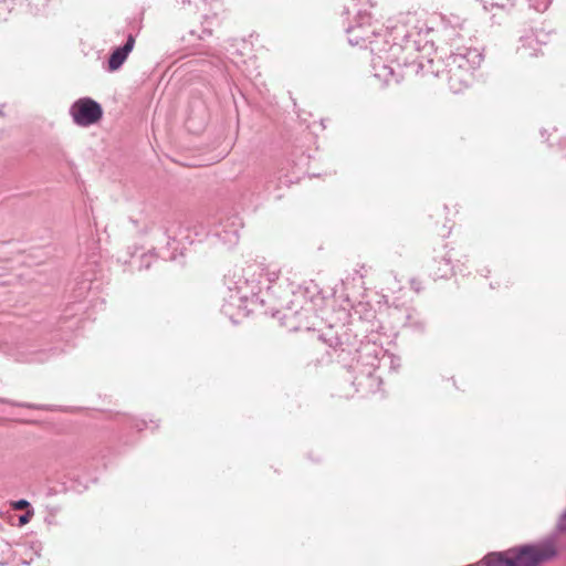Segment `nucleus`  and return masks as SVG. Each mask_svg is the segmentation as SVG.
Wrapping results in <instances>:
<instances>
[{
	"mask_svg": "<svg viewBox=\"0 0 566 566\" xmlns=\"http://www.w3.org/2000/svg\"><path fill=\"white\" fill-rule=\"evenodd\" d=\"M399 366H400V359H399V357H396V356H395V361L392 364L387 363L386 365H382V367H388L394 370L397 369Z\"/></svg>",
	"mask_w": 566,
	"mask_h": 566,
	"instance_id": "nucleus-20",
	"label": "nucleus"
},
{
	"mask_svg": "<svg viewBox=\"0 0 566 566\" xmlns=\"http://www.w3.org/2000/svg\"><path fill=\"white\" fill-rule=\"evenodd\" d=\"M287 308L289 310H294L293 302H291V305L290 304L287 305Z\"/></svg>",
	"mask_w": 566,
	"mask_h": 566,
	"instance_id": "nucleus-25",
	"label": "nucleus"
},
{
	"mask_svg": "<svg viewBox=\"0 0 566 566\" xmlns=\"http://www.w3.org/2000/svg\"><path fill=\"white\" fill-rule=\"evenodd\" d=\"M287 282H289V279H284V280H282V282H280L279 287H281L283 283H287Z\"/></svg>",
	"mask_w": 566,
	"mask_h": 566,
	"instance_id": "nucleus-24",
	"label": "nucleus"
},
{
	"mask_svg": "<svg viewBox=\"0 0 566 566\" xmlns=\"http://www.w3.org/2000/svg\"><path fill=\"white\" fill-rule=\"evenodd\" d=\"M287 286H289V292L292 293L294 296H296L297 294L303 295V291L301 289L295 291L294 286L290 283H287Z\"/></svg>",
	"mask_w": 566,
	"mask_h": 566,
	"instance_id": "nucleus-22",
	"label": "nucleus"
},
{
	"mask_svg": "<svg viewBox=\"0 0 566 566\" xmlns=\"http://www.w3.org/2000/svg\"><path fill=\"white\" fill-rule=\"evenodd\" d=\"M416 326H417V328H419V329H420V328H422V325H421V324H417Z\"/></svg>",
	"mask_w": 566,
	"mask_h": 566,
	"instance_id": "nucleus-26",
	"label": "nucleus"
},
{
	"mask_svg": "<svg viewBox=\"0 0 566 566\" xmlns=\"http://www.w3.org/2000/svg\"><path fill=\"white\" fill-rule=\"evenodd\" d=\"M452 273H454V265L451 264V256H443L438 269L431 272L434 279H444Z\"/></svg>",
	"mask_w": 566,
	"mask_h": 566,
	"instance_id": "nucleus-10",
	"label": "nucleus"
},
{
	"mask_svg": "<svg viewBox=\"0 0 566 566\" xmlns=\"http://www.w3.org/2000/svg\"><path fill=\"white\" fill-rule=\"evenodd\" d=\"M33 515H34V511H33V509H29L28 511H25V513H24V514H22V515H20V516H19V524H20V525H25V524H28V523L31 521V518H32V516H33Z\"/></svg>",
	"mask_w": 566,
	"mask_h": 566,
	"instance_id": "nucleus-16",
	"label": "nucleus"
},
{
	"mask_svg": "<svg viewBox=\"0 0 566 566\" xmlns=\"http://www.w3.org/2000/svg\"><path fill=\"white\" fill-rule=\"evenodd\" d=\"M211 25L212 21L210 20L209 17H206L205 22H202L201 33H197L196 30H190L189 35L196 36L198 39H205V36H210L212 34Z\"/></svg>",
	"mask_w": 566,
	"mask_h": 566,
	"instance_id": "nucleus-11",
	"label": "nucleus"
},
{
	"mask_svg": "<svg viewBox=\"0 0 566 566\" xmlns=\"http://www.w3.org/2000/svg\"><path fill=\"white\" fill-rule=\"evenodd\" d=\"M135 42V35L133 33H128L125 43L113 50L107 62V70L109 72H115L123 66L128 55L133 51Z\"/></svg>",
	"mask_w": 566,
	"mask_h": 566,
	"instance_id": "nucleus-8",
	"label": "nucleus"
},
{
	"mask_svg": "<svg viewBox=\"0 0 566 566\" xmlns=\"http://www.w3.org/2000/svg\"><path fill=\"white\" fill-rule=\"evenodd\" d=\"M556 531L558 533L566 532V510L560 514V516L557 521Z\"/></svg>",
	"mask_w": 566,
	"mask_h": 566,
	"instance_id": "nucleus-15",
	"label": "nucleus"
},
{
	"mask_svg": "<svg viewBox=\"0 0 566 566\" xmlns=\"http://www.w3.org/2000/svg\"><path fill=\"white\" fill-rule=\"evenodd\" d=\"M415 21L416 17L407 13L381 35L377 25L373 24L370 13L359 10L355 23L346 29L352 45L369 44L374 76L387 85L400 82L398 71L401 65L412 62L410 57L413 53L432 46L429 41L423 40L420 28H410Z\"/></svg>",
	"mask_w": 566,
	"mask_h": 566,
	"instance_id": "nucleus-1",
	"label": "nucleus"
},
{
	"mask_svg": "<svg viewBox=\"0 0 566 566\" xmlns=\"http://www.w3.org/2000/svg\"><path fill=\"white\" fill-rule=\"evenodd\" d=\"M73 122L81 127H88L97 123L103 116L102 106L91 97H82L70 107Z\"/></svg>",
	"mask_w": 566,
	"mask_h": 566,
	"instance_id": "nucleus-7",
	"label": "nucleus"
},
{
	"mask_svg": "<svg viewBox=\"0 0 566 566\" xmlns=\"http://www.w3.org/2000/svg\"><path fill=\"white\" fill-rule=\"evenodd\" d=\"M476 1L482 6V9L485 12H492L495 9L499 10V9L504 8L503 3H499V2H494V1H488V0H476Z\"/></svg>",
	"mask_w": 566,
	"mask_h": 566,
	"instance_id": "nucleus-13",
	"label": "nucleus"
},
{
	"mask_svg": "<svg viewBox=\"0 0 566 566\" xmlns=\"http://www.w3.org/2000/svg\"><path fill=\"white\" fill-rule=\"evenodd\" d=\"M281 272L275 266L261 268L256 264L234 271L226 276L227 296L221 311L232 322L247 316L255 306H263L265 300L261 296L262 285L266 283V293L284 298V293H276L274 284L280 281Z\"/></svg>",
	"mask_w": 566,
	"mask_h": 566,
	"instance_id": "nucleus-2",
	"label": "nucleus"
},
{
	"mask_svg": "<svg viewBox=\"0 0 566 566\" xmlns=\"http://www.w3.org/2000/svg\"><path fill=\"white\" fill-rule=\"evenodd\" d=\"M419 52L411 55V61L407 67L417 66L424 73H431L436 77L443 80L453 93H460L467 88L473 77V72L480 67L483 61V54L478 48L459 46L446 59H430L424 64Z\"/></svg>",
	"mask_w": 566,
	"mask_h": 566,
	"instance_id": "nucleus-4",
	"label": "nucleus"
},
{
	"mask_svg": "<svg viewBox=\"0 0 566 566\" xmlns=\"http://www.w3.org/2000/svg\"><path fill=\"white\" fill-rule=\"evenodd\" d=\"M11 506L13 510H17V511H21V510L28 511L29 509H32L30 503L23 499L12 502Z\"/></svg>",
	"mask_w": 566,
	"mask_h": 566,
	"instance_id": "nucleus-14",
	"label": "nucleus"
},
{
	"mask_svg": "<svg viewBox=\"0 0 566 566\" xmlns=\"http://www.w3.org/2000/svg\"><path fill=\"white\" fill-rule=\"evenodd\" d=\"M395 361V355L389 354L382 347L375 343L363 344L359 349L358 363L364 367L361 375L356 377L355 382L358 387H361L364 382H367V391H376L379 389L380 377L375 376L377 369H380L382 365L387 363L392 364Z\"/></svg>",
	"mask_w": 566,
	"mask_h": 566,
	"instance_id": "nucleus-6",
	"label": "nucleus"
},
{
	"mask_svg": "<svg viewBox=\"0 0 566 566\" xmlns=\"http://www.w3.org/2000/svg\"><path fill=\"white\" fill-rule=\"evenodd\" d=\"M59 513V509L57 507H51L49 509V512H48V515L45 516V523L48 524H53L55 523V517Z\"/></svg>",
	"mask_w": 566,
	"mask_h": 566,
	"instance_id": "nucleus-17",
	"label": "nucleus"
},
{
	"mask_svg": "<svg viewBox=\"0 0 566 566\" xmlns=\"http://www.w3.org/2000/svg\"><path fill=\"white\" fill-rule=\"evenodd\" d=\"M135 427L137 428V430H143V429L147 428V424H146V422L143 420L140 423H139V422H137V423L135 424Z\"/></svg>",
	"mask_w": 566,
	"mask_h": 566,
	"instance_id": "nucleus-23",
	"label": "nucleus"
},
{
	"mask_svg": "<svg viewBox=\"0 0 566 566\" xmlns=\"http://www.w3.org/2000/svg\"><path fill=\"white\" fill-rule=\"evenodd\" d=\"M241 227L242 222L238 216L220 217L209 230L198 221L187 224L169 221L164 228L167 242L166 252L161 251V258L176 261L178 255H184L188 244H192L196 240L201 241L209 235L219 239L223 244L234 245Z\"/></svg>",
	"mask_w": 566,
	"mask_h": 566,
	"instance_id": "nucleus-3",
	"label": "nucleus"
},
{
	"mask_svg": "<svg viewBox=\"0 0 566 566\" xmlns=\"http://www.w3.org/2000/svg\"><path fill=\"white\" fill-rule=\"evenodd\" d=\"M205 65L214 66L217 69H220L221 60L219 57H213L212 60H201Z\"/></svg>",
	"mask_w": 566,
	"mask_h": 566,
	"instance_id": "nucleus-19",
	"label": "nucleus"
},
{
	"mask_svg": "<svg viewBox=\"0 0 566 566\" xmlns=\"http://www.w3.org/2000/svg\"><path fill=\"white\" fill-rule=\"evenodd\" d=\"M154 254L153 253H149V254H144L140 259V265L139 268L140 269H148L150 266V262L151 260H154Z\"/></svg>",
	"mask_w": 566,
	"mask_h": 566,
	"instance_id": "nucleus-18",
	"label": "nucleus"
},
{
	"mask_svg": "<svg viewBox=\"0 0 566 566\" xmlns=\"http://www.w3.org/2000/svg\"><path fill=\"white\" fill-rule=\"evenodd\" d=\"M555 554L554 544L547 542L538 546L524 545L505 552L489 553L480 563L484 566H538Z\"/></svg>",
	"mask_w": 566,
	"mask_h": 566,
	"instance_id": "nucleus-5",
	"label": "nucleus"
},
{
	"mask_svg": "<svg viewBox=\"0 0 566 566\" xmlns=\"http://www.w3.org/2000/svg\"><path fill=\"white\" fill-rule=\"evenodd\" d=\"M543 43L544 41L541 39L539 33L530 31L520 38L517 52L523 57L536 56L541 52V46Z\"/></svg>",
	"mask_w": 566,
	"mask_h": 566,
	"instance_id": "nucleus-9",
	"label": "nucleus"
},
{
	"mask_svg": "<svg viewBox=\"0 0 566 566\" xmlns=\"http://www.w3.org/2000/svg\"><path fill=\"white\" fill-rule=\"evenodd\" d=\"M528 6L537 12H544L548 9L552 0H526Z\"/></svg>",
	"mask_w": 566,
	"mask_h": 566,
	"instance_id": "nucleus-12",
	"label": "nucleus"
},
{
	"mask_svg": "<svg viewBox=\"0 0 566 566\" xmlns=\"http://www.w3.org/2000/svg\"><path fill=\"white\" fill-rule=\"evenodd\" d=\"M0 402H6V403L13 405V406H21V407H27V408H34V406L30 405V403L12 402V401H9V400H6V399H0Z\"/></svg>",
	"mask_w": 566,
	"mask_h": 566,
	"instance_id": "nucleus-21",
	"label": "nucleus"
}]
</instances>
